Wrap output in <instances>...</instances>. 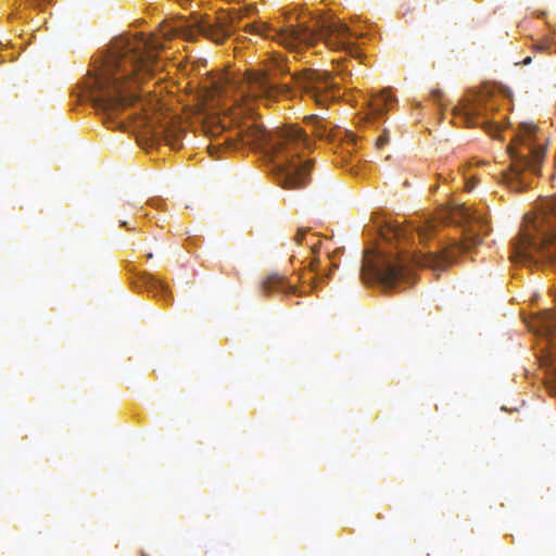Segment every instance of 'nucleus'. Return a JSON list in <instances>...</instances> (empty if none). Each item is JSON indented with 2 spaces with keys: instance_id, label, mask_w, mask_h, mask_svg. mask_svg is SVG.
Returning <instances> with one entry per match:
<instances>
[{
  "instance_id": "f257e3e1",
  "label": "nucleus",
  "mask_w": 556,
  "mask_h": 556,
  "mask_svg": "<svg viewBox=\"0 0 556 556\" xmlns=\"http://www.w3.org/2000/svg\"><path fill=\"white\" fill-rule=\"evenodd\" d=\"M164 48L155 37L116 38L100 67L85 81V98L106 115H114L138 101L135 85L161 71L156 52Z\"/></svg>"
},
{
  "instance_id": "f03ea898",
  "label": "nucleus",
  "mask_w": 556,
  "mask_h": 556,
  "mask_svg": "<svg viewBox=\"0 0 556 556\" xmlns=\"http://www.w3.org/2000/svg\"><path fill=\"white\" fill-rule=\"evenodd\" d=\"M237 137L242 143L263 151L282 188L300 189L308 184L311 162L301 156L307 138L301 128L288 126L268 132L262 124L247 121L239 126Z\"/></svg>"
},
{
  "instance_id": "7ed1b4c3",
  "label": "nucleus",
  "mask_w": 556,
  "mask_h": 556,
  "mask_svg": "<svg viewBox=\"0 0 556 556\" xmlns=\"http://www.w3.org/2000/svg\"><path fill=\"white\" fill-rule=\"evenodd\" d=\"M275 72L289 73L286 59L278 53L270 56L266 70H251L244 74V81L240 87L242 96L263 99L267 103H271L282 97H291L294 89H296L320 105H325L328 101L338 97L339 83L336 81V76H332L329 72L308 68L293 73L294 88L288 84L275 81L273 78Z\"/></svg>"
},
{
  "instance_id": "20e7f679",
  "label": "nucleus",
  "mask_w": 556,
  "mask_h": 556,
  "mask_svg": "<svg viewBox=\"0 0 556 556\" xmlns=\"http://www.w3.org/2000/svg\"><path fill=\"white\" fill-rule=\"evenodd\" d=\"M455 255V249H445L439 253L370 251L365 254L359 275L365 283L378 282L384 288H391L396 282L405 280L413 268L443 269Z\"/></svg>"
},
{
  "instance_id": "39448f33",
  "label": "nucleus",
  "mask_w": 556,
  "mask_h": 556,
  "mask_svg": "<svg viewBox=\"0 0 556 556\" xmlns=\"http://www.w3.org/2000/svg\"><path fill=\"white\" fill-rule=\"evenodd\" d=\"M245 33L265 38H275L289 50L296 51L300 47L311 48L318 41L332 50L346 51L353 55L354 47L350 41L351 31L340 20L330 16H319L314 27L304 23L290 25L277 30L266 23H253L245 26Z\"/></svg>"
},
{
  "instance_id": "423d86ee",
  "label": "nucleus",
  "mask_w": 556,
  "mask_h": 556,
  "mask_svg": "<svg viewBox=\"0 0 556 556\" xmlns=\"http://www.w3.org/2000/svg\"><path fill=\"white\" fill-rule=\"evenodd\" d=\"M546 142V138L539 132L536 125L520 124L518 132L507 148L511 164L508 170L503 172V181L513 189H522L523 182L520 175L526 169L539 173L545 157Z\"/></svg>"
},
{
  "instance_id": "0eeeda50",
  "label": "nucleus",
  "mask_w": 556,
  "mask_h": 556,
  "mask_svg": "<svg viewBox=\"0 0 556 556\" xmlns=\"http://www.w3.org/2000/svg\"><path fill=\"white\" fill-rule=\"evenodd\" d=\"M239 20V13H230L218 17L215 22H200L198 24V30L202 36L214 42L223 43L232 34Z\"/></svg>"
},
{
  "instance_id": "6e6552de",
  "label": "nucleus",
  "mask_w": 556,
  "mask_h": 556,
  "mask_svg": "<svg viewBox=\"0 0 556 556\" xmlns=\"http://www.w3.org/2000/svg\"><path fill=\"white\" fill-rule=\"evenodd\" d=\"M261 291L265 295H269L273 292H281L285 294L295 293V287L290 285L285 277L278 274H271L266 277L261 283Z\"/></svg>"
},
{
  "instance_id": "1a4fd4ad",
  "label": "nucleus",
  "mask_w": 556,
  "mask_h": 556,
  "mask_svg": "<svg viewBox=\"0 0 556 556\" xmlns=\"http://www.w3.org/2000/svg\"><path fill=\"white\" fill-rule=\"evenodd\" d=\"M452 214L454 218H459L464 223H477L480 225L484 223L483 216L477 210L465 204L456 206Z\"/></svg>"
},
{
  "instance_id": "9d476101",
  "label": "nucleus",
  "mask_w": 556,
  "mask_h": 556,
  "mask_svg": "<svg viewBox=\"0 0 556 556\" xmlns=\"http://www.w3.org/2000/svg\"><path fill=\"white\" fill-rule=\"evenodd\" d=\"M394 101L393 97L389 92H381L380 96L376 97L371 101L372 112L377 115H382L388 109L389 104Z\"/></svg>"
},
{
  "instance_id": "9b49d317",
  "label": "nucleus",
  "mask_w": 556,
  "mask_h": 556,
  "mask_svg": "<svg viewBox=\"0 0 556 556\" xmlns=\"http://www.w3.org/2000/svg\"><path fill=\"white\" fill-rule=\"evenodd\" d=\"M386 240L396 239V240H406L408 237V229L402 226H394L388 228V230L383 233Z\"/></svg>"
},
{
  "instance_id": "f8f14e48",
  "label": "nucleus",
  "mask_w": 556,
  "mask_h": 556,
  "mask_svg": "<svg viewBox=\"0 0 556 556\" xmlns=\"http://www.w3.org/2000/svg\"><path fill=\"white\" fill-rule=\"evenodd\" d=\"M434 224L432 222H425L422 226H419L416 231L420 239H425L430 232L434 229Z\"/></svg>"
},
{
  "instance_id": "ddd939ff",
  "label": "nucleus",
  "mask_w": 556,
  "mask_h": 556,
  "mask_svg": "<svg viewBox=\"0 0 556 556\" xmlns=\"http://www.w3.org/2000/svg\"><path fill=\"white\" fill-rule=\"evenodd\" d=\"M308 119L315 123V135L319 138L326 137V129L323 122L315 115L309 116Z\"/></svg>"
},
{
  "instance_id": "4468645a",
  "label": "nucleus",
  "mask_w": 556,
  "mask_h": 556,
  "mask_svg": "<svg viewBox=\"0 0 556 556\" xmlns=\"http://www.w3.org/2000/svg\"><path fill=\"white\" fill-rule=\"evenodd\" d=\"M26 3H28L30 7L41 10H45V7L48 4H52L53 0H24Z\"/></svg>"
},
{
  "instance_id": "2eb2a0df",
  "label": "nucleus",
  "mask_w": 556,
  "mask_h": 556,
  "mask_svg": "<svg viewBox=\"0 0 556 556\" xmlns=\"http://www.w3.org/2000/svg\"><path fill=\"white\" fill-rule=\"evenodd\" d=\"M308 228H299L293 240L296 244H302L303 241L306 239V235L308 233Z\"/></svg>"
},
{
  "instance_id": "dca6fc26",
  "label": "nucleus",
  "mask_w": 556,
  "mask_h": 556,
  "mask_svg": "<svg viewBox=\"0 0 556 556\" xmlns=\"http://www.w3.org/2000/svg\"><path fill=\"white\" fill-rule=\"evenodd\" d=\"M165 140L173 148H179L181 146L179 137L172 135L169 131L165 135Z\"/></svg>"
},
{
  "instance_id": "f3484780",
  "label": "nucleus",
  "mask_w": 556,
  "mask_h": 556,
  "mask_svg": "<svg viewBox=\"0 0 556 556\" xmlns=\"http://www.w3.org/2000/svg\"><path fill=\"white\" fill-rule=\"evenodd\" d=\"M388 142H389V136H388L387 131H384L382 135H380L376 139V148L382 149Z\"/></svg>"
},
{
  "instance_id": "a211bd4d",
  "label": "nucleus",
  "mask_w": 556,
  "mask_h": 556,
  "mask_svg": "<svg viewBox=\"0 0 556 556\" xmlns=\"http://www.w3.org/2000/svg\"><path fill=\"white\" fill-rule=\"evenodd\" d=\"M151 287L154 288L156 290V292H161V293H164V294L166 293L165 286L161 281H159V280L153 279L151 281Z\"/></svg>"
},
{
  "instance_id": "6ab92c4d",
  "label": "nucleus",
  "mask_w": 556,
  "mask_h": 556,
  "mask_svg": "<svg viewBox=\"0 0 556 556\" xmlns=\"http://www.w3.org/2000/svg\"><path fill=\"white\" fill-rule=\"evenodd\" d=\"M336 76H340L341 80L345 83L349 78H351L352 74L349 71H340L336 74Z\"/></svg>"
},
{
  "instance_id": "aec40b11",
  "label": "nucleus",
  "mask_w": 556,
  "mask_h": 556,
  "mask_svg": "<svg viewBox=\"0 0 556 556\" xmlns=\"http://www.w3.org/2000/svg\"><path fill=\"white\" fill-rule=\"evenodd\" d=\"M477 184H478V179H476L475 177L469 178L466 181V189L468 191H471L476 187Z\"/></svg>"
},
{
  "instance_id": "412c9836",
  "label": "nucleus",
  "mask_w": 556,
  "mask_h": 556,
  "mask_svg": "<svg viewBox=\"0 0 556 556\" xmlns=\"http://www.w3.org/2000/svg\"><path fill=\"white\" fill-rule=\"evenodd\" d=\"M469 117L476 115V114H479V110L478 108L476 106H472L470 109H468L467 113H466Z\"/></svg>"
},
{
  "instance_id": "4be33fe9",
  "label": "nucleus",
  "mask_w": 556,
  "mask_h": 556,
  "mask_svg": "<svg viewBox=\"0 0 556 556\" xmlns=\"http://www.w3.org/2000/svg\"><path fill=\"white\" fill-rule=\"evenodd\" d=\"M307 244H308V247H309V249H311V251H312L313 253H316V252H317L318 243H316V242H312L311 240H308V241H307Z\"/></svg>"
},
{
  "instance_id": "5701e85b",
  "label": "nucleus",
  "mask_w": 556,
  "mask_h": 556,
  "mask_svg": "<svg viewBox=\"0 0 556 556\" xmlns=\"http://www.w3.org/2000/svg\"><path fill=\"white\" fill-rule=\"evenodd\" d=\"M531 62V58L530 56H527L526 59H523V61L521 62L523 65H528L530 64Z\"/></svg>"
},
{
  "instance_id": "b1692460",
  "label": "nucleus",
  "mask_w": 556,
  "mask_h": 556,
  "mask_svg": "<svg viewBox=\"0 0 556 556\" xmlns=\"http://www.w3.org/2000/svg\"><path fill=\"white\" fill-rule=\"evenodd\" d=\"M540 49H551V45H546V46H540Z\"/></svg>"
},
{
  "instance_id": "393cba45",
  "label": "nucleus",
  "mask_w": 556,
  "mask_h": 556,
  "mask_svg": "<svg viewBox=\"0 0 556 556\" xmlns=\"http://www.w3.org/2000/svg\"><path fill=\"white\" fill-rule=\"evenodd\" d=\"M480 242H481V240H480V239H478V238H476V239H475V241H473V244H478V243H480Z\"/></svg>"
},
{
  "instance_id": "a878e982",
  "label": "nucleus",
  "mask_w": 556,
  "mask_h": 556,
  "mask_svg": "<svg viewBox=\"0 0 556 556\" xmlns=\"http://www.w3.org/2000/svg\"><path fill=\"white\" fill-rule=\"evenodd\" d=\"M121 226H123V227H127V223H126V222H122V223H121Z\"/></svg>"
},
{
  "instance_id": "bb28decb",
  "label": "nucleus",
  "mask_w": 556,
  "mask_h": 556,
  "mask_svg": "<svg viewBox=\"0 0 556 556\" xmlns=\"http://www.w3.org/2000/svg\"><path fill=\"white\" fill-rule=\"evenodd\" d=\"M147 257H148V258H152V257H153L152 253H149V254L147 255Z\"/></svg>"
}]
</instances>
